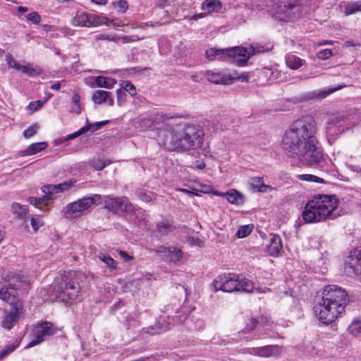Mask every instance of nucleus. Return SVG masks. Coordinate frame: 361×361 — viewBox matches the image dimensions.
<instances>
[{
    "mask_svg": "<svg viewBox=\"0 0 361 361\" xmlns=\"http://www.w3.org/2000/svg\"><path fill=\"white\" fill-rule=\"evenodd\" d=\"M111 96L110 92L104 90H97L92 96V100L96 104H102L107 101Z\"/></svg>",
    "mask_w": 361,
    "mask_h": 361,
    "instance_id": "obj_29",
    "label": "nucleus"
},
{
    "mask_svg": "<svg viewBox=\"0 0 361 361\" xmlns=\"http://www.w3.org/2000/svg\"><path fill=\"white\" fill-rule=\"evenodd\" d=\"M169 327L167 325L161 324L160 322L157 323L154 326H150L149 327L145 328L142 329L143 334H147L149 335H154L157 334H161L167 331Z\"/></svg>",
    "mask_w": 361,
    "mask_h": 361,
    "instance_id": "obj_30",
    "label": "nucleus"
},
{
    "mask_svg": "<svg viewBox=\"0 0 361 361\" xmlns=\"http://www.w3.org/2000/svg\"><path fill=\"white\" fill-rule=\"evenodd\" d=\"M118 255L121 257V259H123L124 262L130 261L133 259L131 256H130L128 253H126L124 251L119 250L118 251Z\"/></svg>",
    "mask_w": 361,
    "mask_h": 361,
    "instance_id": "obj_61",
    "label": "nucleus"
},
{
    "mask_svg": "<svg viewBox=\"0 0 361 361\" xmlns=\"http://www.w3.org/2000/svg\"><path fill=\"white\" fill-rule=\"evenodd\" d=\"M49 200L48 197H45V194L42 197H37V207L39 209L42 210H49V207L47 204H44L43 206H39L42 204L44 201Z\"/></svg>",
    "mask_w": 361,
    "mask_h": 361,
    "instance_id": "obj_58",
    "label": "nucleus"
},
{
    "mask_svg": "<svg viewBox=\"0 0 361 361\" xmlns=\"http://www.w3.org/2000/svg\"><path fill=\"white\" fill-rule=\"evenodd\" d=\"M204 126L207 128V130L211 133L216 132L219 129H221V128L219 127L218 123L215 121H206Z\"/></svg>",
    "mask_w": 361,
    "mask_h": 361,
    "instance_id": "obj_51",
    "label": "nucleus"
},
{
    "mask_svg": "<svg viewBox=\"0 0 361 361\" xmlns=\"http://www.w3.org/2000/svg\"><path fill=\"white\" fill-rule=\"evenodd\" d=\"M215 290H221L224 292L231 293L238 291V275L230 273L219 276L213 282Z\"/></svg>",
    "mask_w": 361,
    "mask_h": 361,
    "instance_id": "obj_14",
    "label": "nucleus"
},
{
    "mask_svg": "<svg viewBox=\"0 0 361 361\" xmlns=\"http://www.w3.org/2000/svg\"><path fill=\"white\" fill-rule=\"evenodd\" d=\"M282 250V242L280 235H271L269 244L267 247V252L270 256L276 257Z\"/></svg>",
    "mask_w": 361,
    "mask_h": 361,
    "instance_id": "obj_21",
    "label": "nucleus"
},
{
    "mask_svg": "<svg viewBox=\"0 0 361 361\" xmlns=\"http://www.w3.org/2000/svg\"><path fill=\"white\" fill-rule=\"evenodd\" d=\"M151 251L155 252L162 260L167 262L168 255L171 253V247L159 246L156 249H152Z\"/></svg>",
    "mask_w": 361,
    "mask_h": 361,
    "instance_id": "obj_36",
    "label": "nucleus"
},
{
    "mask_svg": "<svg viewBox=\"0 0 361 361\" xmlns=\"http://www.w3.org/2000/svg\"><path fill=\"white\" fill-rule=\"evenodd\" d=\"M55 296L57 300L65 304L78 298L80 293L77 273L68 271L55 281L54 287Z\"/></svg>",
    "mask_w": 361,
    "mask_h": 361,
    "instance_id": "obj_7",
    "label": "nucleus"
},
{
    "mask_svg": "<svg viewBox=\"0 0 361 361\" xmlns=\"http://www.w3.org/2000/svg\"><path fill=\"white\" fill-rule=\"evenodd\" d=\"M72 102L73 106L71 108V111L79 114L81 111L80 107V95L75 92L72 96Z\"/></svg>",
    "mask_w": 361,
    "mask_h": 361,
    "instance_id": "obj_42",
    "label": "nucleus"
},
{
    "mask_svg": "<svg viewBox=\"0 0 361 361\" xmlns=\"http://www.w3.org/2000/svg\"><path fill=\"white\" fill-rule=\"evenodd\" d=\"M317 56L319 59H328L332 56V51L329 49H322L317 53Z\"/></svg>",
    "mask_w": 361,
    "mask_h": 361,
    "instance_id": "obj_56",
    "label": "nucleus"
},
{
    "mask_svg": "<svg viewBox=\"0 0 361 361\" xmlns=\"http://www.w3.org/2000/svg\"><path fill=\"white\" fill-rule=\"evenodd\" d=\"M252 327H245L244 329L238 332V336L240 337L237 340L250 341L254 339V336L250 335L251 331L254 330L257 326H255L258 322L255 319H252Z\"/></svg>",
    "mask_w": 361,
    "mask_h": 361,
    "instance_id": "obj_28",
    "label": "nucleus"
},
{
    "mask_svg": "<svg viewBox=\"0 0 361 361\" xmlns=\"http://www.w3.org/2000/svg\"><path fill=\"white\" fill-rule=\"evenodd\" d=\"M267 49L261 45H250L249 47H235L229 49H216L209 48L206 50V57L213 61L215 59H222L226 57L235 58L237 56L243 57L237 60V63L240 66H245L249 59L257 54L265 51Z\"/></svg>",
    "mask_w": 361,
    "mask_h": 361,
    "instance_id": "obj_6",
    "label": "nucleus"
},
{
    "mask_svg": "<svg viewBox=\"0 0 361 361\" xmlns=\"http://www.w3.org/2000/svg\"><path fill=\"white\" fill-rule=\"evenodd\" d=\"M121 86L123 90L128 92L130 96L136 94V88L135 85L129 81H122Z\"/></svg>",
    "mask_w": 361,
    "mask_h": 361,
    "instance_id": "obj_43",
    "label": "nucleus"
},
{
    "mask_svg": "<svg viewBox=\"0 0 361 361\" xmlns=\"http://www.w3.org/2000/svg\"><path fill=\"white\" fill-rule=\"evenodd\" d=\"M11 211L13 214L20 221L27 222L29 216V209L26 205L18 202L11 204Z\"/></svg>",
    "mask_w": 361,
    "mask_h": 361,
    "instance_id": "obj_20",
    "label": "nucleus"
},
{
    "mask_svg": "<svg viewBox=\"0 0 361 361\" xmlns=\"http://www.w3.org/2000/svg\"><path fill=\"white\" fill-rule=\"evenodd\" d=\"M104 207L114 214L119 212L130 214L134 210V207L128 199L126 197H113L105 196L104 200Z\"/></svg>",
    "mask_w": 361,
    "mask_h": 361,
    "instance_id": "obj_11",
    "label": "nucleus"
},
{
    "mask_svg": "<svg viewBox=\"0 0 361 361\" xmlns=\"http://www.w3.org/2000/svg\"><path fill=\"white\" fill-rule=\"evenodd\" d=\"M360 1L356 2L352 5H349L345 8V15L348 16L353 13L355 11H360Z\"/></svg>",
    "mask_w": 361,
    "mask_h": 361,
    "instance_id": "obj_53",
    "label": "nucleus"
},
{
    "mask_svg": "<svg viewBox=\"0 0 361 361\" xmlns=\"http://www.w3.org/2000/svg\"><path fill=\"white\" fill-rule=\"evenodd\" d=\"M42 191L45 194V197L49 200L54 198V195L59 193L57 184H49L42 187Z\"/></svg>",
    "mask_w": 361,
    "mask_h": 361,
    "instance_id": "obj_34",
    "label": "nucleus"
},
{
    "mask_svg": "<svg viewBox=\"0 0 361 361\" xmlns=\"http://www.w3.org/2000/svg\"><path fill=\"white\" fill-rule=\"evenodd\" d=\"M206 79L213 83L216 84H230L234 80L242 79L243 80H247L248 74L247 73H242L240 75H228L221 72H216L214 71H207L204 73Z\"/></svg>",
    "mask_w": 361,
    "mask_h": 361,
    "instance_id": "obj_15",
    "label": "nucleus"
},
{
    "mask_svg": "<svg viewBox=\"0 0 361 361\" xmlns=\"http://www.w3.org/2000/svg\"><path fill=\"white\" fill-rule=\"evenodd\" d=\"M345 121L338 116L329 121L326 127V134L329 137H335L344 131Z\"/></svg>",
    "mask_w": 361,
    "mask_h": 361,
    "instance_id": "obj_18",
    "label": "nucleus"
},
{
    "mask_svg": "<svg viewBox=\"0 0 361 361\" xmlns=\"http://www.w3.org/2000/svg\"><path fill=\"white\" fill-rule=\"evenodd\" d=\"M347 302L348 294L344 289L336 285L327 286L322 299L314 307V314L323 324H331L343 313Z\"/></svg>",
    "mask_w": 361,
    "mask_h": 361,
    "instance_id": "obj_3",
    "label": "nucleus"
},
{
    "mask_svg": "<svg viewBox=\"0 0 361 361\" xmlns=\"http://www.w3.org/2000/svg\"><path fill=\"white\" fill-rule=\"evenodd\" d=\"M317 123L307 116L294 121L286 131L281 145L286 154L300 164L323 167L326 164L323 151L316 136Z\"/></svg>",
    "mask_w": 361,
    "mask_h": 361,
    "instance_id": "obj_1",
    "label": "nucleus"
},
{
    "mask_svg": "<svg viewBox=\"0 0 361 361\" xmlns=\"http://www.w3.org/2000/svg\"><path fill=\"white\" fill-rule=\"evenodd\" d=\"M22 312V310L18 312L16 310L14 312H6L2 320L3 326L7 329H11L17 322L19 314Z\"/></svg>",
    "mask_w": 361,
    "mask_h": 361,
    "instance_id": "obj_23",
    "label": "nucleus"
},
{
    "mask_svg": "<svg viewBox=\"0 0 361 361\" xmlns=\"http://www.w3.org/2000/svg\"><path fill=\"white\" fill-rule=\"evenodd\" d=\"M173 117H169L163 113L157 112L149 115H142L139 118V127L143 130H147L152 126H155L158 130L157 136L159 141L163 145V140L161 137L162 131L169 128L168 123L172 121Z\"/></svg>",
    "mask_w": 361,
    "mask_h": 361,
    "instance_id": "obj_8",
    "label": "nucleus"
},
{
    "mask_svg": "<svg viewBox=\"0 0 361 361\" xmlns=\"http://www.w3.org/2000/svg\"><path fill=\"white\" fill-rule=\"evenodd\" d=\"M225 195L227 200L231 204L240 205L243 203V195L235 190L226 193Z\"/></svg>",
    "mask_w": 361,
    "mask_h": 361,
    "instance_id": "obj_31",
    "label": "nucleus"
},
{
    "mask_svg": "<svg viewBox=\"0 0 361 361\" xmlns=\"http://www.w3.org/2000/svg\"><path fill=\"white\" fill-rule=\"evenodd\" d=\"M297 178L300 181H306L310 183H324L323 178L312 174H299L297 175Z\"/></svg>",
    "mask_w": 361,
    "mask_h": 361,
    "instance_id": "obj_35",
    "label": "nucleus"
},
{
    "mask_svg": "<svg viewBox=\"0 0 361 361\" xmlns=\"http://www.w3.org/2000/svg\"><path fill=\"white\" fill-rule=\"evenodd\" d=\"M56 328L49 322H42L34 326L33 339L27 344V348H31L48 339L56 334Z\"/></svg>",
    "mask_w": 361,
    "mask_h": 361,
    "instance_id": "obj_12",
    "label": "nucleus"
},
{
    "mask_svg": "<svg viewBox=\"0 0 361 361\" xmlns=\"http://www.w3.org/2000/svg\"><path fill=\"white\" fill-rule=\"evenodd\" d=\"M115 6L118 9V11L121 13H124L128 7L127 2L126 1H123V0H120V1H117L115 4Z\"/></svg>",
    "mask_w": 361,
    "mask_h": 361,
    "instance_id": "obj_59",
    "label": "nucleus"
},
{
    "mask_svg": "<svg viewBox=\"0 0 361 361\" xmlns=\"http://www.w3.org/2000/svg\"><path fill=\"white\" fill-rule=\"evenodd\" d=\"M272 4L273 15L280 20H288L298 11L297 0H269Z\"/></svg>",
    "mask_w": 361,
    "mask_h": 361,
    "instance_id": "obj_10",
    "label": "nucleus"
},
{
    "mask_svg": "<svg viewBox=\"0 0 361 361\" xmlns=\"http://www.w3.org/2000/svg\"><path fill=\"white\" fill-rule=\"evenodd\" d=\"M6 61L7 62L8 66L10 68L17 70L20 66V64L13 59V56L11 54H6Z\"/></svg>",
    "mask_w": 361,
    "mask_h": 361,
    "instance_id": "obj_52",
    "label": "nucleus"
},
{
    "mask_svg": "<svg viewBox=\"0 0 361 361\" xmlns=\"http://www.w3.org/2000/svg\"><path fill=\"white\" fill-rule=\"evenodd\" d=\"M344 269L348 275H361V250H355L350 253Z\"/></svg>",
    "mask_w": 361,
    "mask_h": 361,
    "instance_id": "obj_16",
    "label": "nucleus"
},
{
    "mask_svg": "<svg viewBox=\"0 0 361 361\" xmlns=\"http://www.w3.org/2000/svg\"><path fill=\"white\" fill-rule=\"evenodd\" d=\"M98 38L102 39L109 40V41L118 42V37H112L110 35H106H106H100Z\"/></svg>",
    "mask_w": 361,
    "mask_h": 361,
    "instance_id": "obj_63",
    "label": "nucleus"
},
{
    "mask_svg": "<svg viewBox=\"0 0 361 361\" xmlns=\"http://www.w3.org/2000/svg\"><path fill=\"white\" fill-rule=\"evenodd\" d=\"M341 88V87H337L334 88H328L327 90H314L311 92H308L305 98L306 99H322L326 97L330 94L334 92L336 90H338Z\"/></svg>",
    "mask_w": 361,
    "mask_h": 361,
    "instance_id": "obj_22",
    "label": "nucleus"
},
{
    "mask_svg": "<svg viewBox=\"0 0 361 361\" xmlns=\"http://www.w3.org/2000/svg\"><path fill=\"white\" fill-rule=\"evenodd\" d=\"M18 345H19L18 343H16V344L13 343V344H10V345H7L5 349L0 351V359H2L3 357L6 356L9 353L13 352Z\"/></svg>",
    "mask_w": 361,
    "mask_h": 361,
    "instance_id": "obj_50",
    "label": "nucleus"
},
{
    "mask_svg": "<svg viewBox=\"0 0 361 361\" xmlns=\"http://www.w3.org/2000/svg\"><path fill=\"white\" fill-rule=\"evenodd\" d=\"M75 180H68L57 184L59 192H63L71 189L75 184Z\"/></svg>",
    "mask_w": 361,
    "mask_h": 361,
    "instance_id": "obj_45",
    "label": "nucleus"
},
{
    "mask_svg": "<svg viewBox=\"0 0 361 361\" xmlns=\"http://www.w3.org/2000/svg\"><path fill=\"white\" fill-rule=\"evenodd\" d=\"M281 352L282 348L277 345L252 348L248 350L249 354L262 357H277L281 355Z\"/></svg>",
    "mask_w": 361,
    "mask_h": 361,
    "instance_id": "obj_17",
    "label": "nucleus"
},
{
    "mask_svg": "<svg viewBox=\"0 0 361 361\" xmlns=\"http://www.w3.org/2000/svg\"><path fill=\"white\" fill-rule=\"evenodd\" d=\"M107 122H108L107 121H104L97 123L94 125H91V124H88V125L90 126V128L91 127H94L93 130H97L99 129L100 128H102L104 125L107 123Z\"/></svg>",
    "mask_w": 361,
    "mask_h": 361,
    "instance_id": "obj_62",
    "label": "nucleus"
},
{
    "mask_svg": "<svg viewBox=\"0 0 361 361\" xmlns=\"http://www.w3.org/2000/svg\"><path fill=\"white\" fill-rule=\"evenodd\" d=\"M305 61L293 54H288L286 57V65L293 70H297L304 64Z\"/></svg>",
    "mask_w": 361,
    "mask_h": 361,
    "instance_id": "obj_26",
    "label": "nucleus"
},
{
    "mask_svg": "<svg viewBox=\"0 0 361 361\" xmlns=\"http://www.w3.org/2000/svg\"><path fill=\"white\" fill-rule=\"evenodd\" d=\"M156 231L161 235H164L171 231V226L167 221H162L157 224Z\"/></svg>",
    "mask_w": 361,
    "mask_h": 361,
    "instance_id": "obj_39",
    "label": "nucleus"
},
{
    "mask_svg": "<svg viewBox=\"0 0 361 361\" xmlns=\"http://www.w3.org/2000/svg\"><path fill=\"white\" fill-rule=\"evenodd\" d=\"M17 70L20 71L22 73L31 77L37 75V71L35 68H32L30 65H20Z\"/></svg>",
    "mask_w": 361,
    "mask_h": 361,
    "instance_id": "obj_46",
    "label": "nucleus"
},
{
    "mask_svg": "<svg viewBox=\"0 0 361 361\" xmlns=\"http://www.w3.org/2000/svg\"><path fill=\"white\" fill-rule=\"evenodd\" d=\"M88 130H90V126L89 125H86L85 126H84V127L81 128L80 129H79L78 131L67 135L66 137L65 140L66 141H68V140L74 139V138L80 136V135L87 132Z\"/></svg>",
    "mask_w": 361,
    "mask_h": 361,
    "instance_id": "obj_47",
    "label": "nucleus"
},
{
    "mask_svg": "<svg viewBox=\"0 0 361 361\" xmlns=\"http://www.w3.org/2000/svg\"><path fill=\"white\" fill-rule=\"evenodd\" d=\"M169 0H159L157 5L159 7L164 8L169 4Z\"/></svg>",
    "mask_w": 361,
    "mask_h": 361,
    "instance_id": "obj_64",
    "label": "nucleus"
},
{
    "mask_svg": "<svg viewBox=\"0 0 361 361\" xmlns=\"http://www.w3.org/2000/svg\"><path fill=\"white\" fill-rule=\"evenodd\" d=\"M183 257L181 250L175 247H171V253L168 255L167 262H176Z\"/></svg>",
    "mask_w": 361,
    "mask_h": 361,
    "instance_id": "obj_37",
    "label": "nucleus"
},
{
    "mask_svg": "<svg viewBox=\"0 0 361 361\" xmlns=\"http://www.w3.org/2000/svg\"><path fill=\"white\" fill-rule=\"evenodd\" d=\"M26 19L35 24H39L41 21V16L37 12H32L26 16Z\"/></svg>",
    "mask_w": 361,
    "mask_h": 361,
    "instance_id": "obj_54",
    "label": "nucleus"
},
{
    "mask_svg": "<svg viewBox=\"0 0 361 361\" xmlns=\"http://www.w3.org/2000/svg\"><path fill=\"white\" fill-rule=\"evenodd\" d=\"M44 102L42 100L33 101L29 103L27 109L30 110L31 114L39 110L44 105Z\"/></svg>",
    "mask_w": 361,
    "mask_h": 361,
    "instance_id": "obj_48",
    "label": "nucleus"
},
{
    "mask_svg": "<svg viewBox=\"0 0 361 361\" xmlns=\"http://www.w3.org/2000/svg\"><path fill=\"white\" fill-rule=\"evenodd\" d=\"M71 24L73 26L97 27L102 24L108 25L109 19L92 13H81L71 20Z\"/></svg>",
    "mask_w": 361,
    "mask_h": 361,
    "instance_id": "obj_13",
    "label": "nucleus"
},
{
    "mask_svg": "<svg viewBox=\"0 0 361 361\" xmlns=\"http://www.w3.org/2000/svg\"><path fill=\"white\" fill-rule=\"evenodd\" d=\"M101 202L100 195L94 194L92 196L85 197L68 204L64 208V214L67 218H78L82 216L92 204H99Z\"/></svg>",
    "mask_w": 361,
    "mask_h": 361,
    "instance_id": "obj_9",
    "label": "nucleus"
},
{
    "mask_svg": "<svg viewBox=\"0 0 361 361\" xmlns=\"http://www.w3.org/2000/svg\"><path fill=\"white\" fill-rule=\"evenodd\" d=\"M221 6L219 0H204L202 3V8L205 14L219 10Z\"/></svg>",
    "mask_w": 361,
    "mask_h": 361,
    "instance_id": "obj_25",
    "label": "nucleus"
},
{
    "mask_svg": "<svg viewBox=\"0 0 361 361\" xmlns=\"http://www.w3.org/2000/svg\"><path fill=\"white\" fill-rule=\"evenodd\" d=\"M6 285L0 283V299L8 303L18 312L23 310L20 293L27 292L29 281L24 276L10 272L4 277Z\"/></svg>",
    "mask_w": 361,
    "mask_h": 361,
    "instance_id": "obj_5",
    "label": "nucleus"
},
{
    "mask_svg": "<svg viewBox=\"0 0 361 361\" xmlns=\"http://www.w3.org/2000/svg\"><path fill=\"white\" fill-rule=\"evenodd\" d=\"M47 147L45 142L32 143L27 148L20 152L22 157L35 154Z\"/></svg>",
    "mask_w": 361,
    "mask_h": 361,
    "instance_id": "obj_24",
    "label": "nucleus"
},
{
    "mask_svg": "<svg viewBox=\"0 0 361 361\" xmlns=\"http://www.w3.org/2000/svg\"><path fill=\"white\" fill-rule=\"evenodd\" d=\"M117 99H118V105L121 106V99L126 97V92L120 89L116 91Z\"/></svg>",
    "mask_w": 361,
    "mask_h": 361,
    "instance_id": "obj_60",
    "label": "nucleus"
},
{
    "mask_svg": "<svg viewBox=\"0 0 361 361\" xmlns=\"http://www.w3.org/2000/svg\"><path fill=\"white\" fill-rule=\"evenodd\" d=\"M99 259L106 264L111 269H116L117 267L116 262L109 255L101 253L98 255Z\"/></svg>",
    "mask_w": 361,
    "mask_h": 361,
    "instance_id": "obj_38",
    "label": "nucleus"
},
{
    "mask_svg": "<svg viewBox=\"0 0 361 361\" xmlns=\"http://www.w3.org/2000/svg\"><path fill=\"white\" fill-rule=\"evenodd\" d=\"M350 334L355 336L361 335V321L353 320L348 329Z\"/></svg>",
    "mask_w": 361,
    "mask_h": 361,
    "instance_id": "obj_40",
    "label": "nucleus"
},
{
    "mask_svg": "<svg viewBox=\"0 0 361 361\" xmlns=\"http://www.w3.org/2000/svg\"><path fill=\"white\" fill-rule=\"evenodd\" d=\"M169 128L161 133L163 146L169 151H188L202 146L204 132L200 126L178 123L172 118Z\"/></svg>",
    "mask_w": 361,
    "mask_h": 361,
    "instance_id": "obj_2",
    "label": "nucleus"
},
{
    "mask_svg": "<svg viewBox=\"0 0 361 361\" xmlns=\"http://www.w3.org/2000/svg\"><path fill=\"white\" fill-rule=\"evenodd\" d=\"M252 226H251L250 225L241 226L238 228L236 235L239 238H243L247 237L252 232Z\"/></svg>",
    "mask_w": 361,
    "mask_h": 361,
    "instance_id": "obj_44",
    "label": "nucleus"
},
{
    "mask_svg": "<svg viewBox=\"0 0 361 361\" xmlns=\"http://www.w3.org/2000/svg\"><path fill=\"white\" fill-rule=\"evenodd\" d=\"M94 81L97 87L106 89L113 88L116 83V80L102 75L96 77Z\"/></svg>",
    "mask_w": 361,
    "mask_h": 361,
    "instance_id": "obj_27",
    "label": "nucleus"
},
{
    "mask_svg": "<svg viewBox=\"0 0 361 361\" xmlns=\"http://www.w3.org/2000/svg\"><path fill=\"white\" fill-rule=\"evenodd\" d=\"M249 186L254 192H268L272 191L274 188L269 185L264 183L262 177H252L250 179Z\"/></svg>",
    "mask_w": 361,
    "mask_h": 361,
    "instance_id": "obj_19",
    "label": "nucleus"
},
{
    "mask_svg": "<svg viewBox=\"0 0 361 361\" xmlns=\"http://www.w3.org/2000/svg\"><path fill=\"white\" fill-rule=\"evenodd\" d=\"M238 282L239 285L238 286V291H244L247 293L253 291L254 284L251 281L245 278H240L238 276Z\"/></svg>",
    "mask_w": 361,
    "mask_h": 361,
    "instance_id": "obj_33",
    "label": "nucleus"
},
{
    "mask_svg": "<svg viewBox=\"0 0 361 361\" xmlns=\"http://www.w3.org/2000/svg\"><path fill=\"white\" fill-rule=\"evenodd\" d=\"M136 195L143 202H149L155 199L156 195L146 189L140 188L136 190Z\"/></svg>",
    "mask_w": 361,
    "mask_h": 361,
    "instance_id": "obj_32",
    "label": "nucleus"
},
{
    "mask_svg": "<svg viewBox=\"0 0 361 361\" xmlns=\"http://www.w3.org/2000/svg\"><path fill=\"white\" fill-rule=\"evenodd\" d=\"M38 126L37 125H33L30 127H29L27 130H25L23 133L24 137L25 138H30L32 137L34 135L37 133V131L38 130Z\"/></svg>",
    "mask_w": 361,
    "mask_h": 361,
    "instance_id": "obj_55",
    "label": "nucleus"
},
{
    "mask_svg": "<svg viewBox=\"0 0 361 361\" xmlns=\"http://www.w3.org/2000/svg\"><path fill=\"white\" fill-rule=\"evenodd\" d=\"M30 223L32 228L35 232H37L39 228L44 226V222L42 216L40 215H32L31 216Z\"/></svg>",
    "mask_w": 361,
    "mask_h": 361,
    "instance_id": "obj_41",
    "label": "nucleus"
},
{
    "mask_svg": "<svg viewBox=\"0 0 361 361\" xmlns=\"http://www.w3.org/2000/svg\"><path fill=\"white\" fill-rule=\"evenodd\" d=\"M338 205V200L335 195H315L306 204L302 217L309 224L333 220L340 216Z\"/></svg>",
    "mask_w": 361,
    "mask_h": 361,
    "instance_id": "obj_4",
    "label": "nucleus"
},
{
    "mask_svg": "<svg viewBox=\"0 0 361 361\" xmlns=\"http://www.w3.org/2000/svg\"><path fill=\"white\" fill-rule=\"evenodd\" d=\"M94 167L97 171L102 170L106 166L110 164L109 161H104L102 159H97L94 161Z\"/></svg>",
    "mask_w": 361,
    "mask_h": 361,
    "instance_id": "obj_57",
    "label": "nucleus"
},
{
    "mask_svg": "<svg viewBox=\"0 0 361 361\" xmlns=\"http://www.w3.org/2000/svg\"><path fill=\"white\" fill-rule=\"evenodd\" d=\"M142 39V38L139 37L137 35H131V36L124 35V36L118 37V41L121 40L124 44L138 42V41L141 40Z\"/></svg>",
    "mask_w": 361,
    "mask_h": 361,
    "instance_id": "obj_49",
    "label": "nucleus"
}]
</instances>
